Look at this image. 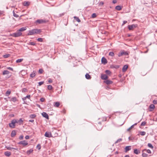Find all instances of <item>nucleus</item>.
Returning <instances> with one entry per match:
<instances>
[{
	"label": "nucleus",
	"instance_id": "f257e3e1",
	"mask_svg": "<svg viewBox=\"0 0 157 157\" xmlns=\"http://www.w3.org/2000/svg\"><path fill=\"white\" fill-rule=\"evenodd\" d=\"M41 32V30L39 29H34L29 30L28 35H33L40 33Z\"/></svg>",
	"mask_w": 157,
	"mask_h": 157
},
{
	"label": "nucleus",
	"instance_id": "f03ea898",
	"mask_svg": "<svg viewBox=\"0 0 157 157\" xmlns=\"http://www.w3.org/2000/svg\"><path fill=\"white\" fill-rule=\"evenodd\" d=\"M22 34V33L21 32L18 30L16 32L11 34V36L13 37H17L21 36Z\"/></svg>",
	"mask_w": 157,
	"mask_h": 157
},
{
	"label": "nucleus",
	"instance_id": "7ed1b4c3",
	"mask_svg": "<svg viewBox=\"0 0 157 157\" xmlns=\"http://www.w3.org/2000/svg\"><path fill=\"white\" fill-rule=\"evenodd\" d=\"M128 55V53L127 52H125L124 50L122 51V52H119L118 53V56L119 57H120L124 55Z\"/></svg>",
	"mask_w": 157,
	"mask_h": 157
},
{
	"label": "nucleus",
	"instance_id": "20e7f679",
	"mask_svg": "<svg viewBox=\"0 0 157 157\" xmlns=\"http://www.w3.org/2000/svg\"><path fill=\"white\" fill-rule=\"evenodd\" d=\"M46 22L45 20L43 19H38L36 21L35 23L37 25V23L40 24L43 23H45Z\"/></svg>",
	"mask_w": 157,
	"mask_h": 157
},
{
	"label": "nucleus",
	"instance_id": "39448f33",
	"mask_svg": "<svg viewBox=\"0 0 157 157\" xmlns=\"http://www.w3.org/2000/svg\"><path fill=\"white\" fill-rule=\"evenodd\" d=\"M137 26V24H132L131 25H128V29L129 30H132L135 28Z\"/></svg>",
	"mask_w": 157,
	"mask_h": 157
},
{
	"label": "nucleus",
	"instance_id": "423d86ee",
	"mask_svg": "<svg viewBox=\"0 0 157 157\" xmlns=\"http://www.w3.org/2000/svg\"><path fill=\"white\" fill-rule=\"evenodd\" d=\"M18 144H22L23 145L25 146L27 145L28 144V143L26 141L24 140L20 141L18 143Z\"/></svg>",
	"mask_w": 157,
	"mask_h": 157
},
{
	"label": "nucleus",
	"instance_id": "0eeeda50",
	"mask_svg": "<svg viewBox=\"0 0 157 157\" xmlns=\"http://www.w3.org/2000/svg\"><path fill=\"white\" fill-rule=\"evenodd\" d=\"M102 63L105 64L107 62V59L104 57H103L101 59Z\"/></svg>",
	"mask_w": 157,
	"mask_h": 157
},
{
	"label": "nucleus",
	"instance_id": "6e6552de",
	"mask_svg": "<svg viewBox=\"0 0 157 157\" xmlns=\"http://www.w3.org/2000/svg\"><path fill=\"white\" fill-rule=\"evenodd\" d=\"M44 136H45L48 137H50L52 136L51 133L47 132L45 133Z\"/></svg>",
	"mask_w": 157,
	"mask_h": 157
},
{
	"label": "nucleus",
	"instance_id": "1a4fd4ad",
	"mask_svg": "<svg viewBox=\"0 0 157 157\" xmlns=\"http://www.w3.org/2000/svg\"><path fill=\"white\" fill-rule=\"evenodd\" d=\"M42 116L46 118L47 119H48V114L45 112H43L42 113Z\"/></svg>",
	"mask_w": 157,
	"mask_h": 157
},
{
	"label": "nucleus",
	"instance_id": "9d476101",
	"mask_svg": "<svg viewBox=\"0 0 157 157\" xmlns=\"http://www.w3.org/2000/svg\"><path fill=\"white\" fill-rule=\"evenodd\" d=\"M108 78V76L105 74L101 75V78L103 80H106Z\"/></svg>",
	"mask_w": 157,
	"mask_h": 157
},
{
	"label": "nucleus",
	"instance_id": "9b49d317",
	"mask_svg": "<svg viewBox=\"0 0 157 157\" xmlns=\"http://www.w3.org/2000/svg\"><path fill=\"white\" fill-rule=\"evenodd\" d=\"M30 95H29L26 96L25 97L23 98H22V100L24 101V103H25V100L27 98L30 99Z\"/></svg>",
	"mask_w": 157,
	"mask_h": 157
},
{
	"label": "nucleus",
	"instance_id": "f8f14e48",
	"mask_svg": "<svg viewBox=\"0 0 157 157\" xmlns=\"http://www.w3.org/2000/svg\"><path fill=\"white\" fill-rule=\"evenodd\" d=\"M128 68V66L127 65H124L123 67L122 71L123 72H125Z\"/></svg>",
	"mask_w": 157,
	"mask_h": 157
},
{
	"label": "nucleus",
	"instance_id": "ddd939ff",
	"mask_svg": "<svg viewBox=\"0 0 157 157\" xmlns=\"http://www.w3.org/2000/svg\"><path fill=\"white\" fill-rule=\"evenodd\" d=\"M104 82L107 85L112 84L113 82L112 81L108 80H107Z\"/></svg>",
	"mask_w": 157,
	"mask_h": 157
},
{
	"label": "nucleus",
	"instance_id": "4468645a",
	"mask_svg": "<svg viewBox=\"0 0 157 157\" xmlns=\"http://www.w3.org/2000/svg\"><path fill=\"white\" fill-rule=\"evenodd\" d=\"M4 154L6 156L9 157L11 155V153L9 151H6L5 152Z\"/></svg>",
	"mask_w": 157,
	"mask_h": 157
},
{
	"label": "nucleus",
	"instance_id": "2eb2a0df",
	"mask_svg": "<svg viewBox=\"0 0 157 157\" xmlns=\"http://www.w3.org/2000/svg\"><path fill=\"white\" fill-rule=\"evenodd\" d=\"M36 74V72L33 71V72L30 75V76L32 78H33L35 76Z\"/></svg>",
	"mask_w": 157,
	"mask_h": 157
},
{
	"label": "nucleus",
	"instance_id": "dca6fc26",
	"mask_svg": "<svg viewBox=\"0 0 157 157\" xmlns=\"http://www.w3.org/2000/svg\"><path fill=\"white\" fill-rule=\"evenodd\" d=\"M26 29V27H23L19 29L18 30L20 32H22L25 30Z\"/></svg>",
	"mask_w": 157,
	"mask_h": 157
},
{
	"label": "nucleus",
	"instance_id": "f3484780",
	"mask_svg": "<svg viewBox=\"0 0 157 157\" xmlns=\"http://www.w3.org/2000/svg\"><path fill=\"white\" fill-rule=\"evenodd\" d=\"M134 152L136 154H138L140 153V151L139 150H138L137 149H136L134 150Z\"/></svg>",
	"mask_w": 157,
	"mask_h": 157
},
{
	"label": "nucleus",
	"instance_id": "a211bd4d",
	"mask_svg": "<svg viewBox=\"0 0 157 157\" xmlns=\"http://www.w3.org/2000/svg\"><path fill=\"white\" fill-rule=\"evenodd\" d=\"M10 73V72L7 70H4L2 74L3 75H8Z\"/></svg>",
	"mask_w": 157,
	"mask_h": 157
},
{
	"label": "nucleus",
	"instance_id": "6ab92c4d",
	"mask_svg": "<svg viewBox=\"0 0 157 157\" xmlns=\"http://www.w3.org/2000/svg\"><path fill=\"white\" fill-rule=\"evenodd\" d=\"M23 4L25 6H28L29 5L30 2H24Z\"/></svg>",
	"mask_w": 157,
	"mask_h": 157
},
{
	"label": "nucleus",
	"instance_id": "aec40b11",
	"mask_svg": "<svg viewBox=\"0 0 157 157\" xmlns=\"http://www.w3.org/2000/svg\"><path fill=\"white\" fill-rule=\"evenodd\" d=\"M17 123H18L19 124L21 125L23 124V121L21 118H20L18 121H17Z\"/></svg>",
	"mask_w": 157,
	"mask_h": 157
},
{
	"label": "nucleus",
	"instance_id": "412c9836",
	"mask_svg": "<svg viewBox=\"0 0 157 157\" xmlns=\"http://www.w3.org/2000/svg\"><path fill=\"white\" fill-rule=\"evenodd\" d=\"M16 134V132L15 130H13L11 132V136L12 137H14Z\"/></svg>",
	"mask_w": 157,
	"mask_h": 157
},
{
	"label": "nucleus",
	"instance_id": "4be33fe9",
	"mask_svg": "<svg viewBox=\"0 0 157 157\" xmlns=\"http://www.w3.org/2000/svg\"><path fill=\"white\" fill-rule=\"evenodd\" d=\"M131 149V146H127L125 148V152L130 150Z\"/></svg>",
	"mask_w": 157,
	"mask_h": 157
},
{
	"label": "nucleus",
	"instance_id": "5701e85b",
	"mask_svg": "<svg viewBox=\"0 0 157 157\" xmlns=\"http://www.w3.org/2000/svg\"><path fill=\"white\" fill-rule=\"evenodd\" d=\"M85 77L86 78L88 79H91V77L90 76V75L88 73H86L85 75Z\"/></svg>",
	"mask_w": 157,
	"mask_h": 157
},
{
	"label": "nucleus",
	"instance_id": "b1692460",
	"mask_svg": "<svg viewBox=\"0 0 157 157\" xmlns=\"http://www.w3.org/2000/svg\"><path fill=\"white\" fill-rule=\"evenodd\" d=\"M9 126L11 128H15V125L12 123L9 124Z\"/></svg>",
	"mask_w": 157,
	"mask_h": 157
},
{
	"label": "nucleus",
	"instance_id": "393cba45",
	"mask_svg": "<svg viewBox=\"0 0 157 157\" xmlns=\"http://www.w3.org/2000/svg\"><path fill=\"white\" fill-rule=\"evenodd\" d=\"M115 9L119 11L120 10L122 9V8L120 6H117L115 7Z\"/></svg>",
	"mask_w": 157,
	"mask_h": 157
},
{
	"label": "nucleus",
	"instance_id": "a878e982",
	"mask_svg": "<svg viewBox=\"0 0 157 157\" xmlns=\"http://www.w3.org/2000/svg\"><path fill=\"white\" fill-rule=\"evenodd\" d=\"M11 91L10 90H8L6 93V96H9L11 94Z\"/></svg>",
	"mask_w": 157,
	"mask_h": 157
},
{
	"label": "nucleus",
	"instance_id": "bb28decb",
	"mask_svg": "<svg viewBox=\"0 0 157 157\" xmlns=\"http://www.w3.org/2000/svg\"><path fill=\"white\" fill-rule=\"evenodd\" d=\"M139 134L142 136L145 135L146 134V132L144 131H140L139 132Z\"/></svg>",
	"mask_w": 157,
	"mask_h": 157
},
{
	"label": "nucleus",
	"instance_id": "cd10ccee",
	"mask_svg": "<svg viewBox=\"0 0 157 157\" xmlns=\"http://www.w3.org/2000/svg\"><path fill=\"white\" fill-rule=\"evenodd\" d=\"M137 124V123L134 124L132 125L129 128H128L127 130V131H129L132 128L134 127V126L135 125H136Z\"/></svg>",
	"mask_w": 157,
	"mask_h": 157
},
{
	"label": "nucleus",
	"instance_id": "c85d7f7f",
	"mask_svg": "<svg viewBox=\"0 0 157 157\" xmlns=\"http://www.w3.org/2000/svg\"><path fill=\"white\" fill-rule=\"evenodd\" d=\"M74 18L76 20V21H78V22H79L81 21L79 19L78 17L75 16L74 17Z\"/></svg>",
	"mask_w": 157,
	"mask_h": 157
},
{
	"label": "nucleus",
	"instance_id": "c756f323",
	"mask_svg": "<svg viewBox=\"0 0 157 157\" xmlns=\"http://www.w3.org/2000/svg\"><path fill=\"white\" fill-rule=\"evenodd\" d=\"M60 105V103L58 102H56L55 103V105H54V106L56 107H58Z\"/></svg>",
	"mask_w": 157,
	"mask_h": 157
},
{
	"label": "nucleus",
	"instance_id": "7c9ffc66",
	"mask_svg": "<svg viewBox=\"0 0 157 157\" xmlns=\"http://www.w3.org/2000/svg\"><path fill=\"white\" fill-rule=\"evenodd\" d=\"M17 99L16 97H14L12 98L11 101L14 102H15L17 101Z\"/></svg>",
	"mask_w": 157,
	"mask_h": 157
},
{
	"label": "nucleus",
	"instance_id": "2f4dec72",
	"mask_svg": "<svg viewBox=\"0 0 157 157\" xmlns=\"http://www.w3.org/2000/svg\"><path fill=\"white\" fill-rule=\"evenodd\" d=\"M11 123L15 124V123H17V122L16 119H14L12 120Z\"/></svg>",
	"mask_w": 157,
	"mask_h": 157
},
{
	"label": "nucleus",
	"instance_id": "473e14b6",
	"mask_svg": "<svg viewBox=\"0 0 157 157\" xmlns=\"http://www.w3.org/2000/svg\"><path fill=\"white\" fill-rule=\"evenodd\" d=\"M146 151V152L148 153H151V150H149V149H147V150L146 149H144V150L142 151Z\"/></svg>",
	"mask_w": 157,
	"mask_h": 157
},
{
	"label": "nucleus",
	"instance_id": "72a5a7b5",
	"mask_svg": "<svg viewBox=\"0 0 157 157\" xmlns=\"http://www.w3.org/2000/svg\"><path fill=\"white\" fill-rule=\"evenodd\" d=\"M33 151V150L32 149H30L28 151H27V154H28V155H29L31 153H32Z\"/></svg>",
	"mask_w": 157,
	"mask_h": 157
},
{
	"label": "nucleus",
	"instance_id": "f704fd0d",
	"mask_svg": "<svg viewBox=\"0 0 157 157\" xmlns=\"http://www.w3.org/2000/svg\"><path fill=\"white\" fill-rule=\"evenodd\" d=\"M147 146L150 148H151V149L153 148V146L150 143H148L147 144Z\"/></svg>",
	"mask_w": 157,
	"mask_h": 157
},
{
	"label": "nucleus",
	"instance_id": "c9c22d12",
	"mask_svg": "<svg viewBox=\"0 0 157 157\" xmlns=\"http://www.w3.org/2000/svg\"><path fill=\"white\" fill-rule=\"evenodd\" d=\"M23 60V59H18L16 60V62L17 63H20L22 62Z\"/></svg>",
	"mask_w": 157,
	"mask_h": 157
},
{
	"label": "nucleus",
	"instance_id": "e433bc0d",
	"mask_svg": "<svg viewBox=\"0 0 157 157\" xmlns=\"http://www.w3.org/2000/svg\"><path fill=\"white\" fill-rule=\"evenodd\" d=\"M7 149L8 150H11L12 149H15V150H17V149L16 148H14L13 147H7Z\"/></svg>",
	"mask_w": 157,
	"mask_h": 157
},
{
	"label": "nucleus",
	"instance_id": "4c0bfd02",
	"mask_svg": "<svg viewBox=\"0 0 157 157\" xmlns=\"http://www.w3.org/2000/svg\"><path fill=\"white\" fill-rule=\"evenodd\" d=\"M36 117V115L35 114H31L30 116V118L32 119Z\"/></svg>",
	"mask_w": 157,
	"mask_h": 157
},
{
	"label": "nucleus",
	"instance_id": "58836bf2",
	"mask_svg": "<svg viewBox=\"0 0 157 157\" xmlns=\"http://www.w3.org/2000/svg\"><path fill=\"white\" fill-rule=\"evenodd\" d=\"M109 55L111 56H114V53L113 52H110L109 53Z\"/></svg>",
	"mask_w": 157,
	"mask_h": 157
},
{
	"label": "nucleus",
	"instance_id": "ea45409f",
	"mask_svg": "<svg viewBox=\"0 0 157 157\" xmlns=\"http://www.w3.org/2000/svg\"><path fill=\"white\" fill-rule=\"evenodd\" d=\"M148 156V155L145 153H143L142 154V156L143 157H147Z\"/></svg>",
	"mask_w": 157,
	"mask_h": 157
},
{
	"label": "nucleus",
	"instance_id": "a19ab883",
	"mask_svg": "<svg viewBox=\"0 0 157 157\" xmlns=\"http://www.w3.org/2000/svg\"><path fill=\"white\" fill-rule=\"evenodd\" d=\"M106 73L108 75H110L111 72L109 70H106L105 71Z\"/></svg>",
	"mask_w": 157,
	"mask_h": 157
},
{
	"label": "nucleus",
	"instance_id": "79ce46f5",
	"mask_svg": "<svg viewBox=\"0 0 157 157\" xmlns=\"http://www.w3.org/2000/svg\"><path fill=\"white\" fill-rule=\"evenodd\" d=\"M52 88V87L51 85H48V90H51Z\"/></svg>",
	"mask_w": 157,
	"mask_h": 157
},
{
	"label": "nucleus",
	"instance_id": "37998d69",
	"mask_svg": "<svg viewBox=\"0 0 157 157\" xmlns=\"http://www.w3.org/2000/svg\"><path fill=\"white\" fill-rule=\"evenodd\" d=\"M155 106L153 104H151L150 105L149 107L151 109H154Z\"/></svg>",
	"mask_w": 157,
	"mask_h": 157
},
{
	"label": "nucleus",
	"instance_id": "c03bdc74",
	"mask_svg": "<svg viewBox=\"0 0 157 157\" xmlns=\"http://www.w3.org/2000/svg\"><path fill=\"white\" fill-rule=\"evenodd\" d=\"M10 56V55L9 54H7L3 56V57L5 58H7L9 57Z\"/></svg>",
	"mask_w": 157,
	"mask_h": 157
},
{
	"label": "nucleus",
	"instance_id": "a18cd8bd",
	"mask_svg": "<svg viewBox=\"0 0 157 157\" xmlns=\"http://www.w3.org/2000/svg\"><path fill=\"white\" fill-rule=\"evenodd\" d=\"M13 15L16 17H17L19 16L17 14H16L14 11L13 12Z\"/></svg>",
	"mask_w": 157,
	"mask_h": 157
},
{
	"label": "nucleus",
	"instance_id": "49530a36",
	"mask_svg": "<svg viewBox=\"0 0 157 157\" xmlns=\"http://www.w3.org/2000/svg\"><path fill=\"white\" fill-rule=\"evenodd\" d=\"M146 124V122L145 121H144L142 122V123L141 124V126H144Z\"/></svg>",
	"mask_w": 157,
	"mask_h": 157
},
{
	"label": "nucleus",
	"instance_id": "de8ad7c7",
	"mask_svg": "<svg viewBox=\"0 0 157 157\" xmlns=\"http://www.w3.org/2000/svg\"><path fill=\"white\" fill-rule=\"evenodd\" d=\"M27 91V88H24L22 89V92H26Z\"/></svg>",
	"mask_w": 157,
	"mask_h": 157
},
{
	"label": "nucleus",
	"instance_id": "09e8293b",
	"mask_svg": "<svg viewBox=\"0 0 157 157\" xmlns=\"http://www.w3.org/2000/svg\"><path fill=\"white\" fill-rule=\"evenodd\" d=\"M96 14L95 13H93L92 15V18H95L96 17Z\"/></svg>",
	"mask_w": 157,
	"mask_h": 157
},
{
	"label": "nucleus",
	"instance_id": "8fccbe9b",
	"mask_svg": "<svg viewBox=\"0 0 157 157\" xmlns=\"http://www.w3.org/2000/svg\"><path fill=\"white\" fill-rule=\"evenodd\" d=\"M43 70L42 69H40L39 70V72L40 74H42L43 72Z\"/></svg>",
	"mask_w": 157,
	"mask_h": 157
},
{
	"label": "nucleus",
	"instance_id": "3c124183",
	"mask_svg": "<svg viewBox=\"0 0 157 157\" xmlns=\"http://www.w3.org/2000/svg\"><path fill=\"white\" fill-rule=\"evenodd\" d=\"M122 139H121V138L117 140V141L115 142V143H117L120 142H121L122 141Z\"/></svg>",
	"mask_w": 157,
	"mask_h": 157
},
{
	"label": "nucleus",
	"instance_id": "603ef678",
	"mask_svg": "<svg viewBox=\"0 0 157 157\" xmlns=\"http://www.w3.org/2000/svg\"><path fill=\"white\" fill-rule=\"evenodd\" d=\"M44 83V82L42 81V82H38L39 86H40L42 84H43Z\"/></svg>",
	"mask_w": 157,
	"mask_h": 157
},
{
	"label": "nucleus",
	"instance_id": "864d4df0",
	"mask_svg": "<svg viewBox=\"0 0 157 157\" xmlns=\"http://www.w3.org/2000/svg\"><path fill=\"white\" fill-rule=\"evenodd\" d=\"M104 4V2L103 1H101L99 3V5L100 6H102Z\"/></svg>",
	"mask_w": 157,
	"mask_h": 157
},
{
	"label": "nucleus",
	"instance_id": "5fc2aeb1",
	"mask_svg": "<svg viewBox=\"0 0 157 157\" xmlns=\"http://www.w3.org/2000/svg\"><path fill=\"white\" fill-rule=\"evenodd\" d=\"M7 69L13 71V69L12 68L10 67H6Z\"/></svg>",
	"mask_w": 157,
	"mask_h": 157
},
{
	"label": "nucleus",
	"instance_id": "6e6d98bb",
	"mask_svg": "<svg viewBox=\"0 0 157 157\" xmlns=\"http://www.w3.org/2000/svg\"><path fill=\"white\" fill-rule=\"evenodd\" d=\"M37 147L38 148V149H40L41 148V146L39 144H38L37 146Z\"/></svg>",
	"mask_w": 157,
	"mask_h": 157
},
{
	"label": "nucleus",
	"instance_id": "4d7b16f0",
	"mask_svg": "<svg viewBox=\"0 0 157 157\" xmlns=\"http://www.w3.org/2000/svg\"><path fill=\"white\" fill-rule=\"evenodd\" d=\"M153 102L154 103V104H156L157 103V100H154L153 101Z\"/></svg>",
	"mask_w": 157,
	"mask_h": 157
},
{
	"label": "nucleus",
	"instance_id": "13d9d810",
	"mask_svg": "<svg viewBox=\"0 0 157 157\" xmlns=\"http://www.w3.org/2000/svg\"><path fill=\"white\" fill-rule=\"evenodd\" d=\"M37 40L39 41L42 42L43 40L41 38H38L37 39Z\"/></svg>",
	"mask_w": 157,
	"mask_h": 157
},
{
	"label": "nucleus",
	"instance_id": "bf43d9fd",
	"mask_svg": "<svg viewBox=\"0 0 157 157\" xmlns=\"http://www.w3.org/2000/svg\"><path fill=\"white\" fill-rule=\"evenodd\" d=\"M23 135H21L19 136V139L20 140H21L23 139Z\"/></svg>",
	"mask_w": 157,
	"mask_h": 157
},
{
	"label": "nucleus",
	"instance_id": "052dcab7",
	"mask_svg": "<svg viewBox=\"0 0 157 157\" xmlns=\"http://www.w3.org/2000/svg\"><path fill=\"white\" fill-rule=\"evenodd\" d=\"M44 101V98H41L40 99V101L41 102H43Z\"/></svg>",
	"mask_w": 157,
	"mask_h": 157
},
{
	"label": "nucleus",
	"instance_id": "680f3d73",
	"mask_svg": "<svg viewBox=\"0 0 157 157\" xmlns=\"http://www.w3.org/2000/svg\"><path fill=\"white\" fill-rule=\"evenodd\" d=\"M30 44L32 45H35V43L33 42H31L30 43Z\"/></svg>",
	"mask_w": 157,
	"mask_h": 157
},
{
	"label": "nucleus",
	"instance_id": "e2e57ef3",
	"mask_svg": "<svg viewBox=\"0 0 157 157\" xmlns=\"http://www.w3.org/2000/svg\"><path fill=\"white\" fill-rule=\"evenodd\" d=\"M127 21H124L123 22V23L122 24V25H124V24H126V23H127Z\"/></svg>",
	"mask_w": 157,
	"mask_h": 157
},
{
	"label": "nucleus",
	"instance_id": "0e129e2a",
	"mask_svg": "<svg viewBox=\"0 0 157 157\" xmlns=\"http://www.w3.org/2000/svg\"><path fill=\"white\" fill-rule=\"evenodd\" d=\"M26 139H28L29 138V136L28 135L26 136L25 137Z\"/></svg>",
	"mask_w": 157,
	"mask_h": 157
},
{
	"label": "nucleus",
	"instance_id": "69168bd1",
	"mask_svg": "<svg viewBox=\"0 0 157 157\" xmlns=\"http://www.w3.org/2000/svg\"><path fill=\"white\" fill-rule=\"evenodd\" d=\"M48 82L49 83H52V79H49L48 81Z\"/></svg>",
	"mask_w": 157,
	"mask_h": 157
},
{
	"label": "nucleus",
	"instance_id": "338daca9",
	"mask_svg": "<svg viewBox=\"0 0 157 157\" xmlns=\"http://www.w3.org/2000/svg\"><path fill=\"white\" fill-rule=\"evenodd\" d=\"M117 1L116 0H113V3L114 4L116 3H117Z\"/></svg>",
	"mask_w": 157,
	"mask_h": 157
},
{
	"label": "nucleus",
	"instance_id": "774afa93",
	"mask_svg": "<svg viewBox=\"0 0 157 157\" xmlns=\"http://www.w3.org/2000/svg\"><path fill=\"white\" fill-rule=\"evenodd\" d=\"M34 121V120H30L29 121V122H33Z\"/></svg>",
	"mask_w": 157,
	"mask_h": 157
}]
</instances>
